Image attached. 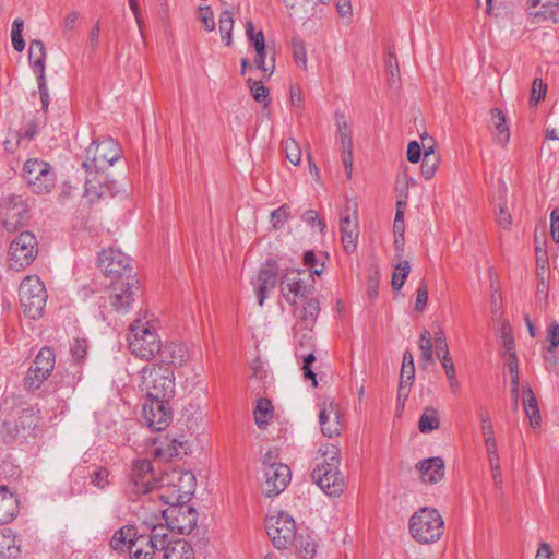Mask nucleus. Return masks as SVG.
I'll return each mask as SVG.
<instances>
[{"instance_id": "f257e3e1", "label": "nucleus", "mask_w": 559, "mask_h": 559, "mask_svg": "<svg viewBox=\"0 0 559 559\" xmlns=\"http://www.w3.org/2000/svg\"><path fill=\"white\" fill-rule=\"evenodd\" d=\"M128 347L135 357L151 361L160 350L158 323L153 313L140 310L129 326Z\"/></svg>"}, {"instance_id": "f03ea898", "label": "nucleus", "mask_w": 559, "mask_h": 559, "mask_svg": "<svg viewBox=\"0 0 559 559\" xmlns=\"http://www.w3.org/2000/svg\"><path fill=\"white\" fill-rule=\"evenodd\" d=\"M320 451L324 456V462L318 464L312 471V479L328 496L338 497L345 489V479L338 469L340 450L335 445L329 444L324 449L321 448Z\"/></svg>"}, {"instance_id": "7ed1b4c3", "label": "nucleus", "mask_w": 559, "mask_h": 559, "mask_svg": "<svg viewBox=\"0 0 559 559\" xmlns=\"http://www.w3.org/2000/svg\"><path fill=\"white\" fill-rule=\"evenodd\" d=\"M158 491V498L166 504L188 502L195 491V476L177 468L163 473Z\"/></svg>"}, {"instance_id": "20e7f679", "label": "nucleus", "mask_w": 559, "mask_h": 559, "mask_svg": "<svg viewBox=\"0 0 559 559\" xmlns=\"http://www.w3.org/2000/svg\"><path fill=\"white\" fill-rule=\"evenodd\" d=\"M140 389L144 391L148 399H173L175 396V372L173 369L164 366L151 364L146 365L140 371Z\"/></svg>"}, {"instance_id": "39448f33", "label": "nucleus", "mask_w": 559, "mask_h": 559, "mask_svg": "<svg viewBox=\"0 0 559 559\" xmlns=\"http://www.w3.org/2000/svg\"><path fill=\"white\" fill-rule=\"evenodd\" d=\"M1 428L5 437L14 438L21 431L32 430L38 423V412L17 404L15 397H5L1 405Z\"/></svg>"}, {"instance_id": "423d86ee", "label": "nucleus", "mask_w": 559, "mask_h": 559, "mask_svg": "<svg viewBox=\"0 0 559 559\" xmlns=\"http://www.w3.org/2000/svg\"><path fill=\"white\" fill-rule=\"evenodd\" d=\"M408 527L416 542L432 544L442 536L444 522L438 510L424 507L411 516Z\"/></svg>"}, {"instance_id": "0eeeda50", "label": "nucleus", "mask_w": 559, "mask_h": 559, "mask_svg": "<svg viewBox=\"0 0 559 559\" xmlns=\"http://www.w3.org/2000/svg\"><path fill=\"white\" fill-rule=\"evenodd\" d=\"M322 269L312 271L292 269L288 270L281 281V290L284 299L295 306L298 300L307 299L313 289V275H320Z\"/></svg>"}, {"instance_id": "6e6552de", "label": "nucleus", "mask_w": 559, "mask_h": 559, "mask_svg": "<svg viewBox=\"0 0 559 559\" xmlns=\"http://www.w3.org/2000/svg\"><path fill=\"white\" fill-rule=\"evenodd\" d=\"M121 156V147L112 138L93 141L86 148V157L82 166L90 174L104 171Z\"/></svg>"}, {"instance_id": "1a4fd4ad", "label": "nucleus", "mask_w": 559, "mask_h": 559, "mask_svg": "<svg viewBox=\"0 0 559 559\" xmlns=\"http://www.w3.org/2000/svg\"><path fill=\"white\" fill-rule=\"evenodd\" d=\"M19 295L24 313L31 319L39 318L47 301V292L40 278L25 277L20 285Z\"/></svg>"}, {"instance_id": "9d476101", "label": "nucleus", "mask_w": 559, "mask_h": 559, "mask_svg": "<svg viewBox=\"0 0 559 559\" xmlns=\"http://www.w3.org/2000/svg\"><path fill=\"white\" fill-rule=\"evenodd\" d=\"M38 243L34 234L22 231L10 243L8 265L11 270L21 271L33 263L38 253Z\"/></svg>"}, {"instance_id": "9b49d317", "label": "nucleus", "mask_w": 559, "mask_h": 559, "mask_svg": "<svg viewBox=\"0 0 559 559\" xmlns=\"http://www.w3.org/2000/svg\"><path fill=\"white\" fill-rule=\"evenodd\" d=\"M140 288V282L136 275L127 274V277L111 281L107 290V299L117 312L124 313L135 300Z\"/></svg>"}, {"instance_id": "f8f14e48", "label": "nucleus", "mask_w": 559, "mask_h": 559, "mask_svg": "<svg viewBox=\"0 0 559 559\" xmlns=\"http://www.w3.org/2000/svg\"><path fill=\"white\" fill-rule=\"evenodd\" d=\"M23 175L31 190L36 194L49 193L56 183V175L51 166L39 158H29L23 167Z\"/></svg>"}, {"instance_id": "ddd939ff", "label": "nucleus", "mask_w": 559, "mask_h": 559, "mask_svg": "<svg viewBox=\"0 0 559 559\" xmlns=\"http://www.w3.org/2000/svg\"><path fill=\"white\" fill-rule=\"evenodd\" d=\"M160 476H157L152 462L136 460L132 463L130 472V490L135 495H144L159 488Z\"/></svg>"}, {"instance_id": "4468645a", "label": "nucleus", "mask_w": 559, "mask_h": 559, "mask_svg": "<svg viewBox=\"0 0 559 559\" xmlns=\"http://www.w3.org/2000/svg\"><path fill=\"white\" fill-rule=\"evenodd\" d=\"M266 531L274 547L277 549H286L297 537L295 521L285 512L270 516L266 521Z\"/></svg>"}, {"instance_id": "2eb2a0df", "label": "nucleus", "mask_w": 559, "mask_h": 559, "mask_svg": "<svg viewBox=\"0 0 559 559\" xmlns=\"http://www.w3.org/2000/svg\"><path fill=\"white\" fill-rule=\"evenodd\" d=\"M186 503L169 504L162 512L163 519L168 523L170 530L179 535L190 534L198 522V512Z\"/></svg>"}, {"instance_id": "dca6fc26", "label": "nucleus", "mask_w": 559, "mask_h": 559, "mask_svg": "<svg viewBox=\"0 0 559 559\" xmlns=\"http://www.w3.org/2000/svg\"><path fill=\"white\" fill-rule=\"evenodd\" d=\"M55 361L56 356L52 348H41L26 373L24 385L29 390L38 389L50 377L55 368Z\"/></svg>"}, {"instance_id": "f3484780", "label": "nucleus", "mask_w": 559, "mask_h": 559, "mask_svg": "<svg viewBox=\"0 0 559 559\" xmlns=\"http://www.w3.org/2000/svg\"><path fill=\"white\" fill-rule=\"evenodd\" d=\"M2 226L9 233L16 231L28 218V209L22 197L12 195L0 205Z\"/></svg>"}, {"instance_id": "a211bd4d", "label": "nucleus", "mask_w": 559, "mask_h": 559, "mask_svg": "<svg viewBox=\"0 0 559 559\" xmlns=\"http://www.w3.org/2000/svg\"><path fill=\"white\" fill-rule=\"evenodd\" d=\"M98 263L102 271L107 277H111V281L127 277V274H134L130 258L119 249L109 248L103 250Z\"/></svg>"}, {"instance_id": "6ab92c4d", "label": "nucleus", "mask_w": 559, "mask_h": 559, "mask_svg": "<svg viewBox=\"0 0 559 559\" xmlns=\"http://www.w3.org/2000/svg\"><path fill=\"white\" fill-rule=\"evenodd\" d=\"M171 399H148L143 405V416L147 426L153 430H164L171 420Z\"/></svg>"}, {"instance_id": "aec40b11", "label": "nucleus", "mask_w": 559, "mask_h": 559, "mask_svg": "<svg viewBox=\"0 0 559 559\" xmlns=\"http://www.w3.org/2000/svg\"><path fill=\"white\" fill-rule=\"evenodd\" d=\"M290 468L286 464H273L263 469L262 492L267 497L280 495L290 481Z\"/></svg>"}, {"instance_id": "412c9836", "label": "nucleus", "mask_w": 559, "mask_h": 559, "mask_svg": "<svg viewBox=\"0 0 559 559\" xmlns=\"http://www.w3.org/2000/svg\"><path fill=\"white\" fill-rule=\"evenodd\" d=\"M319 408V423L322 433L329 438L338 436L342 430L340 405L332 399H325L320 403Z\"/></svg>"}, {"instance_id": "4be33fe9", "label": "nucleus", "mask_w": 559, "mask_h": 559, "mask_svg": "<svg viewBox=\"0 0 559 559\" xmlns=\"http://www.w3.org/2000/svg\"><path fill=\"white\" fill-rule=\"evenodd\" d=\"M278 265L275 260H267L259 270L254 281L259 306H263L270 290L277 285Z\"/></svg>"}, {"instance_id": "5701e85b", "label": "nucleus", "mask_w": 559, "mask_h": 559, "mask_svg": "<svg viewBox=\"0 0 559 559\" xmlns=\"http://www.w3.org/2000/svg\"><path fill=\"white\" fill-rule=\"evenodd\" d=\"M158 361L156 365H164L170 369L185 366L189 359V350L187 346L181 343L171 341L160 344L158 350Z\"/></svg>"}, {"instance_id": "b1692460", "label": "nucleus", "mask_w": 559, "mask_h": 559, "mask_svg": "<svg viewBox=\"0 0 559 559\" xmlns=\"http://www.w3.org/2000/svg\"><path fill=\"white\" fill-rule=\"evenodd\" d=\"M435 346L437 356L444 369L449 385L452 389V391L455 392L459 388L456 370L452 357L450 355L445 335L441 330L435 333Z\"/></svg>"}, {"instance_id": "393cba45", "label": "nucleus", "mask_w": 559, "mask_h": 559, "mask_svg": "<svg viewBox=\"0 0 559 559\" xmlns=\"http://www.w3.org/2000/svg\"><path fill=\"white\" fill-rule=\"evenodd\" d=\"M340 231L344 250L348 253L355 251L359 237L358 219L355 213L352 215L348 210L341 213Z\"/></svg>"}, {"instance_id": "a878e982", "label": "nucleus", "mask_w": 559, "mask_h": 559, "mask_svg": "<svg viewBox=\"0 0 559 559\" xmlns=\"http://www.w3.org/2000/svg\"><path fill=\"white\" fill-rule=\"evenodd\" d=\"M528 14L536 21H557L559 0H527Z\"/></svg>"}, {"instance_id": "bb28decb", "label": "nucleus", "mask_w": 559, "mask_h": 559, "mask_svg": "<svg viewBox=\"0 0 559 559\" xmlns=\"http://www.w3.org/2000/svg\"><path fill=\"white\" fill-rule=\"evenodd\" d=\"M416 467L424 483L437 484L444 477V463L439 456L423 460Z\"/></svg>"}, {"instance_id": "cd10ccee", "label": "nucleus", "mask_w": 559, "mask_h": 559, "mask_svg": "<svg viewBox=\"0 0 559 559\" xmlns=\"http://www.w3.org/2000/svg\"><path fill=\"white\" fill-rule=\"evenodd\" d=\"M20 511L19 499L4 485L0 486V525L10 523Z\"/></svg>"}, {"instance_id": "c85d7f7f", "label": "nucleus", "mask_w": 559, "mask_h": 559, "mask_svg": "<svg viewBox=\"0 0 559 559\" xmlns=\"http://www.w3.org/2000/svg\"><path fill=\"white\" fill-rule=\"evenodd\" d=\"M170 533L175 532L170 530L168 523L153 524L151 526L150 542L147 543L146 549H144V551H153L154 557L157 549L165 547L167 542H171L174 539Z\"/></svg>"}, {"instance_id": "c756f323", "label": "nucleus", "mask_w": 559, "mask_h": 559, "mask_svg": "<svg viewBox=\"0 0 559 559\" xmlns=\"http://www.w3.org/2000/svg\"><path fill=\"white\" fill-rule=\"evenodd\" d=\"M295 540V551L299 559H314L319 549V542L314 534L300 533Z\"/></svg>"}, {"instance_id": "7c9ffc66", "label": "nucleus", "mask_w": 559, "mask_h": 559, "mask_svg": "<svg viewBox=\"0 0 559 559\" xmlns=\"http://www.w3.org/2000/svg\"><path fill=\"white\" fill-rule=\"evenodd\" d=\"M21 554V542L11 530L0 532V559H16Z\"/></svg>"}, {"instance_id": "2f4dec72", "label": "nucleus", "mask_w": 559, "mask_h": 559, "mask_svg": "<svg viewBox=\"0 0 559 559\" xmlns=\"http://www.w3.org/2000/svg\"><path fill=\"white\" fill-rule=\"evenodd\" d=\"M136 530L133 526H123L117 531L111 540L110 545L115 550H122L124 547L129 548L130 554L136 550Z\"/></svg>"}, {"instance_id": "473e14b6", "label": "nucleus", "mask_w": 559, "mask_h": 559, "mask_svg": "<svg viewBox=\"0 0 559 559\" xmlns=\"http://www.w3.org/2000/svg\"><path fill=\"white\" fill-rule=\"evenodd\" d=\"M28 59L35 75L45 74L46 48L41 40H32L29 44Z\"/></svg>"}, {"instance_id": "72a5a7b5", "label": "nucleus", "mask_w": 559, "mask_h": 559, "mask_svg": "<svg viewBox=\"0 0 559 559\" xmlns=\"http://www.w3.org/2000/svg\"><path fill=\"white\" fill-rule=\"evenodd\" d=\"M300 301H304V304L302 307L296 311V316L304 324L305 329L311 330L320 312L319 302L312 298L301 299Z\"/></svg>"}, {"instance_id": "f704fd0d", "label": "nucleus", "mask_w": 559, "mask_h": 559, "mask_svg": "<svg viewBox=\"0 0 559 559\" xmlns=\"http://www.w3.org/2000/svg\"><path fill=\"white\" fill-rule=\"evenodd\" d=\"M524 395V408L526 416L530 418V423L533 427H538L540 425V413L537 405V400L534 396V393L530 386L523 389Z\"/></svg>"}, {"instance_id": "c9c22d12", "label": "nucleus", "mask_w": 559, "mask_h": 559, "mask_svg": "<svg viewBox=\"0 0 559 559\" xmlns=\"http://www.w3.org/2000/svg\"><path fill=\"white\" fill-rule=\"evenodd\" d=\"M440 426V418L438 411L431 406L424 409L418 420V429L421 433H428L438 429Z\"/></svg>"}, {"instance_id": "e433bc0d", "label": "nucleus", "mask_w": 559, "mask_h": 559, "mask_svg": "<svg viewBox=\"0 0 559 559\" xmlns=\"http://www.w3.org/2000/svg\"><path fill=\"white\" fill-rule=\"evenodd\" d=\"M254 66L257 69L262 70L267 78H270L275 70V52L272 48H266L262 51H255Z\"/></svg>"}, {"instance_id": "4c0bfd02", "label": "nucleus", "mask_w": 559, "mask_h": 559, "mask_svg": "<svg viewBox=\"0 0 559 559\" xmlns=\"http://www.w3.org/2000/svg\"><path fill=\"white\" fill-rule=\"evenodd\" d=\"M490 115L495 128L498 131V142L506 144L510 139V132L507 126L506 115L499 108L491 109Z\"/></svg>"}, {"instance_id": "58836bf2", "label": "nucleus", "mask_w": 559, "mask_h": 559, "mask_svg": "<svg viewBox=\"0 0 559 559\" xmlns=\"http://www.w3.org/2000/svg\"><path fill=\"white\" fill-rule=\"evenodd\" d=\"M219 33L222 36V41L226 46H230L233 41V27H234V19L230 11L225 10L221 13L218 20Z\"/></svg>"}, {"instance_id": "ea45409f", "label": "nucleus", "mask_w": 559, "mask_h": 559, "mask_svg": "<svg viewBox=\"0 0 559 559\" xmlns=\"http://www.w3.org/2000/svg\"><path fill=\"white\" fill-rule=\"evenodd\" d=\"M414 377H415V367L402 365L399 392H397L399 401L402 397L406 399L408 396L409 388L413 384Z\"/></svg>"}, {"instance_id": "a19ab883", "label": "nucleus", "mask_w": 559, "mask_h": 559, "mask_svg": "<svg viewBox=\"0 0 559 559\" xmlns=\"http://www.w3.org/2000/svg\"><path fill=\"white\" fill-rule=\"evenodd\" d=\"M247 85L251 92L253 99L257 103L262 104L263 107H267L270 104L269 88H266L261 81H254L251 78L247 80Z\"/></svg>"}, {"instance_id": "79ce46f5", "label": "nucleus", "mask_w": 559, "mask_h": 559, "mask_svg": "<svg viewBox=\"0 0 559 559\" xmlns=\"http://www.w3.org/2000/svg\"><path fill=\"white\" fill-rule=\"evenodd\" d=\"M158 550L163 551V559H171L174 556H179L180 550H182L183 554H189L190 544L185 539L174 538L171 542H167V545H165V547H160Z\"/></svg>"}, {"instance_id": "37998d69", "label": "nucleus", "mask_w": 559, "mask_h": 559, "mask_svg": "<svg viewBox=\"0 0 559 559\" xmlns=\"http://www.w3.org/2000/svg\"><path fill=\"white\" fill-rule=\"evenodd\" d=\"M411 272L409 262L406 260L400 261L395 265V270L392 274L391 285L394 290H399L403 287L408 274Z\"/></svg>"}, {"instance_id": "c03bdc74", "label": "nucleus", "mask_w": 559, "mask_h": 559, "mask_svg": "<svg viewBox=\"0 0 559 559\" xmlns=\"http://www.w3.org/2000/svg\"><path fill=\"white\" fill-rule=\"evenodd\" d=\"M272 417V405L271 402L266 399H260L257 403L254 409V420L259 427L267 424L270 418Z\"/></svg>"}, {"instance_id": "a18cd8bd", "label": "nucleus", "mask_w": 559, "mask_h": 559, "mask_svg": "<svg viewBox=\"0 0 559 559\" xmlns=\"http://www.w3.org/2000/svg\"><path fill=\"white\" fill-rule=\"evenodd\" d=\"M439 165V157L436 153L424 152V158L421 163V175L425 179H431Z\"/></svg>"}, {"instance_id": "49530a36", "label": "nucleus", "mask_w": 559, "mask_h": 559, "mask_svg": "<svg viewBox=\"0 0 559 559\" xmlns=\"http://www.w3.org/2000/svg\"><path fill=\"white\" fill-rule=\"evenodd\" d=\"M283 148L285 151L286 158L294 165L297 166L301 160V150L298 143L293 138H288L283 141Z\"/></svg>"}, {"instance_id": "de8ad7c7", "label": "nucleus", "mask_w": 559, "mask_h": 559, "mask_svg": "<svg viewBox=\"0 0 559 559\" xmlns=\"http://www.w3.org/2000/svg\"><path fill=\"white\" fill-rule=\"evenodd\" d=\"M419 349L420 358L424 362L428 364L432 361V341L428 330H424L419 337Z\"/></svg>"}, {"instance_id": "09e8293b", "label": "nucleus", "mask_w": 559, "mask_h": 559, "mask_svg": "<svg viewBox=\"0 0 559 559\" xmlns=\"http://www.w3.org/2000/svg\"><path fill=\"white\" fill-rule=\"evenodd\" d=\"M24 27V22L21 19H15L12 24L11 29V40L14 49L19 52L23 51L25 48V41L22 36Z\"/></svg>"}, {"instance_id": "8fccbe9b", "label": "nucleus", "mask_w": 559, "mask_h": 559, "mask_svg": "<svg viewBox=\"0 0 559 559\" xmlns=\"http://www.w3.org/2000/svg\"><path fill=\"white\" fill-rule=\"evenodd\" d=\"M246 34L250 44L254 47L255 51H262L266 49L265 38L262 31L254 33L252 22L246 24Z\"/></svg>"}, {"instance_id": "3c124183", "label": "nucleus", "mask_w": 559, "mask_h": 559, "mask_svg": "<svg viewBox=\"0 0 559 559\" xmlns=\"http://www.w3.org/2000/svg\"><path fill=\"white\" fill-rule=\"evenodd\" d=\"M88 350V342L86 338H74L71 344V356L73 360L78 364H81L83 359L86 357Z\"/></svg>"}, {"instance_id": "603ef678", "label": "nucleus", "mask_w": 559, "mask_h": 559, "mask_svg": "<svg viewBox=\"0 0 559 559\" xmlns=\"http://www.w3.org/2000/svg\"><path fill=\"white\" fill-rule=\"evenodd\" d=\"M91 484L96 488L104 490L110 485L109 471L105 467H97L90 476Z\"/></svg>"}, {"instance_id": "864d4df0", "label": "nucleus", "mask_w": 559, "mask_h": 559, "mask_svg": "<svg viewBox=\"0 0 559 559\" xmlns=\"http://www.w3.org/2000/svg\"><path fill=\"white\" fill-rule=\"evenodd\" d=\"M337 133L338 141L341 145V150H352L353 141H352V130L346 121H337Z\"/></svg>"}, {"instance_id": "5fc2aeb1", "label": "nucleus", "mask_w": 559, "mask_h": 559, "mask_svg": "<svg viewBox=\"0 0 559 559\" xmlns=\"http://www.w3.org/2000/svg\"><path fill=\"white\" fill-rule=\"evenodd\" d=\"M547 92V85L542 79L536 78L532 84L530 104L536 106L545 96Z\"/></svg>"}, {"instance_id": "6e6d98bb", "label": "nucleus", "mask_w": 559, "mask_h": 559, "mask_svg": "<svg viewBox=\"0 0 559 559\" xmlns=\"http://www.w3.org/2000/svg\"><path fill=\"white\" fill-rule=\"evenodd\" d=\"M289 214H290V209L287 204H283L278 209L274 210L271 213V221H272L274 229L282 228L284 223L287 221Z\"/></svg>"}, {"instance_id": "4d7b16f0", "label": "nucleus", "mask_w": 559, "mask_h": 559, "mask_svg": "<svg viewBox=\"0 0 559 559\" xmlns=\"http://www.w3.org/2000/svg\"><path fill=\"white\" fill-rule=\"evenodd\" d=\"M105 187L102 185H96L93 182L91 178L86 179L85 182V197L91 201L99 200L105 193Z\"/></svg>"}, {"instance_id": "13d9d810", "label": "nucleus", "mask_w": 559, "mask_h": 559, "mask_svg": "<svg viewBox=\"0 0 559 559\" xmlns=\"http://www.w3.org/2000/svg\"><path fill=\"white\" fill-rule=\"evenodd\" d=\"M293 57L299 68H307V51L302 41L293 43Z\"/></svg>"}, {"instance_id": "bf43d9fd", "label": "nucleus", "mask_w": 559, "mask_h": 559, "mask_svg": "<svg viewBox=\"0 0 559 559\" xmlns=\"http://www.w3.org/2000/svg\"><path fill=\"white\" fill-rule=\"evenodd\" d=\"M36 78H37L38 91H39L43 109L47 110V108L49 106L50 98H49L46 74L36 75Z\"/></svg>"}, {"instance_id": "052dcab7", "label": "nucleus", "mask_w": 559, "mask_h": 559, "mask_svg": "<svg viewBox=\"0 0 559 559\" xmlns=\"http://www.w3.org/2000/svg\"><path fill=\"white\" fill-rule=\"evenodd\" d=\"M428 302V285L425 281H421L417 289L415 309L423 311Z\"/></svg>"}, {"instance_id": "680f3d73", "label": "nucleus", "mask_w": 559, "mask_h": 559, "mask_svg": "<svg viewBox=\"0 0 559 559\" xmlns=\"http://www.w3.org/2000/svg\"><path fill=\"white\" fill-rule=\"evenodd\" d=\"M507 366L511 376V386H519L520 384V372H519V360L518 356L511 355V358H507Z\"/></svg>"}, {"instance_id": "e2e57ef3", "label": "nucleus", "mask_w": 559, "mask_h": 559, "mask_svg": "<svg viewBox=\"0 0 559 559\" xmlns=\"http://www.w3.org/2000/svg\"><path fill=\"white\" fill-rule=\"evenodd\" d=\"M316 360V356L313 353H309L308 355H306L304 357V366H302V370H304V377L306 379H309L312 381V386H317L318 385V382H317V379H316V374L314 372L312 371L311 369V365Z\"/></svg>"}, {"instance_id": "0e129e2a", "label": "nucleus", "mask_w": 559, "mask_h": 559, "mask_svg": "<svg viewBox=\"0 0 559 559\" xmlns=\"http://www.w3.org/2000/svg\"><path fill=\"white\" fill-rule=\"evenodd\" d=\"M200 21L202 22L204 28L209 32L215 29V21L214 15L210 7H200Z\"/></svg>"}, {"instance_id": "69168bd1", "label": "nucleus", "mask_w": 559, "mask_h": 559, "mask_svg": "<svg viewBox=\"0 0 559 559\" xmlns=\"http://www.w3.org/2000/svg\"><path fill=\"white\" fill-rule=\"evenodd\" d=\"M302 221L312 227L318 226L321 233L325 229V224L319 218L318 213L313 210L306 211L302 214Z\"/></svg>"}, {"instance_id": "338daca9", "label": "nucleus", "mask_w": 559, "mask_h": 559, "mask_svg": "<svg viewBox=\"0 0 559 559\" xmlns=\"http://www.w3.org/2000/svg\"><path fill=\"white\" fill-rule=\"evenodd\" d=\"M550 236L556 243H559V206L550 213Z\"/></svg>"}, {"instance_id": "774afa93", "label": "nucleus", "mask_w": 559, "mask_h": 559, "mask_svg": "<svg viewBox=\"0 0 559 559\" xmlns=\"http://www.w3.org/2000/svg\"><path fill=\"white\" fill-rule=\"evenodd\" d=\"M547 338L550 342L549 347H558L559 346V323L552 321L547 331Z\"/></svg>"}]
</instances>
